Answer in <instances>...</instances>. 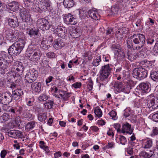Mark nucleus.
<instances>
[{"label":"nucleus","instance_id":"nucleus-1","mask_svg":"<svg viewBox=\"0 0 158 158\" xmlns=\"http://www.w3.org/2000/svg\"><path fill=\"white\" fill-rule=\"evenodd\" d=\"M5 36L8 40L13 42L18 40L8 49L10 55L15 56L19 55L24 47L26 42L24 40L19 38V33L18 30L8 29L4 32Z\"/></svg>","mask_w":158,"mask_h":158},{"label":"nucleus","instance_id":"nucleus-2","mask_svg":"<svg viewBox=\"0 0 158 158\" xmlns=\"http://www.w3.org/2000/svg\"><path fill=\"white\" fill-rule=\"evenodd\" d=\"M111 68L109 64L102 67L100 72V76L97 79V81L98 82L99 89L101 86L106 85L109 81V76L111 73Z\"/></svg>","mask_w":158,"mask_h":158},{"label":"nucleus","instance_id":"nucleus-3","mask_svg":"<svg viewBox=\"0 0 158 158\" xmlns=\"http://www.w3.org/2000/svg\"><path fill=\"white\" fill-rule=\"evenodd\" d=\"M142 34H134L128 37L126 41L127 48L129 49L135 50Z\"/></svg>","mask_w":158,"mask_h":158},{"label":"nucleus","instance_id":"nucleus-4","mask_svg":"<svg viewBox=\"0 0 158 158\" xmlns=\"http://www.w3.org/2000/svg\"><path fill=\"white\" fill-rule=\"evenodd\" d=\"M148 71L142 67L135 68L133 71V77L137 79H143L148 76Z\"/></svg>","mask_w":158,"mask_h":158},{"label":"nucleus","instance_id":"nucleus-5","mask_svg":"<svg viewBox=\"0 0 158 158\" xmlns=\"http://www.w3.org/2000/svg\"><path fill=\"white\" fill-rule=\"evenodd\" d=\"M6 21L8 25L11 28H16L19 26V23L17 16L13 13L9 12Z\"/></svg>","mask_w":158,"mask_h":158},{"label":"nucleus","instance_id":"nucleus-6","mask_svg":"<svg viewBox=\"0 0 158 158\" xmlns=\"http://www.w3.org/2000/svg\"><path fill=\"white\" fill-rule=\"evenodd\" d=\"M145 43V37L142 34L137 46H136V50L139 51V52L145 53L151 49V47H148L144 45Z\"/></svg>","mask_w":158,"mask_h":158},{"label":"nucleus","instance_id":"nucleus-7","mask_svg":"<svg viewBox=\"0 0 158 158\" xmlns=\"http://www.w3.org/2000/svg\"><path fill=\"white\" fill-rule=\"evenodd\" d=\"M29 57L31 61H37L39 60L42 56L40 49L37 47H33L29 53Z\"/></svg>","mask_w":158,"mask_h":158},{"label":"nucleus","instance_id":"nucleus-8","mask_svg":"<svg viewBox=\"0 0 158 158\" xmlns=\"http://www.w3.org/2000/svg\"><path fill=\"white\" fill-rule=\"evenodd\" d=\"M148 106L150 110H154L158 108V98L152 94L148 97Z\"/></svg>","mask_w":158,"mask_h":158},{"label":"nucleus","instance_id":"nucleus-9","mask_svg":"<svg viewBox=\"0 0 158 158\" xmlns=\"http://www.w3.org/2000/svg\"><path fill=\"white\" fill-rule=\"evenodd\" d=\"M12 69H14L11 70V72L15 73L16 77H19L21 75H22L24 71V67L21 62L19 61H16L15 62L13 65Z\"/></svg>","mask_w":158,"mask_h":158},{"label":"nucleus","instance_id":"nucleus-10","mask_svg":"<svg viewBox=\"0 0 158 158\" xmlns=\"http://www.w3.org/2000/svg\"><path fill=\"white\" fill-rule=\"evenodd\" d=\"M38 73L37 70L33 69H30L25 75V80L28 83H32L36 80L38 76Z\"/></svg>","mask_w":158,"mask_h":158},{"label":"nucleus","instance_id":"nucleus-11","mask_svg":"<svg viewBox=\"0 0 158 158\" xmlns=\"http://www.w3.org/2000/svg\"><path fill=\"white\" fill-rule=\"evenodd\" d=\"M20 16L22 21L26 23H30L32 21L30 15V13L25 8L21 9L20 11Z\"/></svg>","mask_w":158,"mask_h":158},{"label":"nucleus","instance_id":"nucleus-12","mask_svg":"<svg viewBox=\"0 0 158 158\" xmlns=\"http://www.w3.org/2000/svg\"><path fill=\"white\" fill-rule=\"evenodd\" d=\"M64 23L69 25H73L77 23V17L74 15H72L71 13L65 14L64 17Z\"/></svg>","mask_w":158,"mask_h":158},{"label":"nucleus","instance_id":"nucleus-13","mask_svg":"<svg viewBox=\"0 0 158 158\" xmlns=\"http://www.w3.org/2000/svg\"><path fill=\"white\" fill-rule=\"evenodd\" d=\"M11 94L9 92L2 94L0 93V102L3 104L7 105L12 100Z\"/></svg>","mask_w":158,"mask_h":158},{"label":"nucleus","instance_id":"nucleus-14","mask_svg":"<svg viewBox=\"0 0 158 158\" xmlns=\"http://www.w3.org/2000/svg\"><path fill=\"white\" fill-rule=\"evenodd\" d=\"M141 92L142 94H146L150 91V84L148 82L140 83L137 87Z\"/></svg>","mask_w":158,"mask_h":158},{"label":"nucleus","instance_id":"nucleus-15","mask_svg":"<svg viewBox=\"0 0 158 158\" xmlns=\"http://www.w3.org/2000/svg\"><path fill=\"white\" fill-rule=\"evenodd\" d=\"M11 60H6V59L3 60L0 65L1 73L2 74L9 73L10 70V62Z\"/></svg>","mask_w":158,"mask_h":158},{"label":"nucleus","instance_id":"nucleus-16","mask_svg":"<svg viewBox=\"0 0 158 158\" xmlns=\"http://www.w3.org/2000/svg\"><path fill=\"white\" fill-rule=\"evenodd\" d=\"M37 25L41 29L43 30H48L50 28L48 21L44 18L39 19L37 22Z\"/></svg>","mask_w":158,"mask_h":158},{"label":"nucleus","instance_id":"nucleus-17","mask_svg":"<svg viewBox=\"0 0 158 158\" xmlns=\"http://www.w3.org/2000/svg\"><path fill=\"white\" fill-rule=\"evenodd\" d=\"M8 135L15 138H22L23 137V132L18 130H11L7 132Z\"/></svg>","mask_w":158,"mask_h":158},{"label":"nucleus","instance_id":"nucleus-18","mask_svg":"<svg viewBox=\"0 0 158 158\" xmlns=\"http://www.w3.org/2000/svg\"><path fill=\"white\" fill-rule=\"evenodd\" d=\"M23 93L21 89H16L13 91L12 95V99H14L16 101H21L22 99Z\"/></svg>","mask_w":158,"mask_h":158},{"label":"nucleus","instance_id":"nucleus-19","mask_svg":"<svg viewBox=\"0 0 158 158\" xmlns=\"http://www.w3.org/2000/svg\"><path fill=\"white\" fill-rule=\"evenodd\" d=\"M133 130L131 129V125L127 122L122 124L121 133H126L131 135L133 132Z\"/></svg>","mask_w":158,"mask_h":158},{"label":"nucleus","instance_id":"nucleus-20","mask_svg":"<svg viewBox=\"0 0 158 158\" xmlns=\"http://www.w3.org/2000/svg\"><path fill=\"white\" fill-rule=\"evenodd\" d=\"M19 5L17 2L13 1L9 3L6 5V9L13 12L17 11L19 9Z\"/></svg>","mask_w":158,"mask_h":158},{"label":"nucleus","instance_id":"nucleus-21","mask_svg":"<svg viewBox=\"0 0 158 158\" xmlns=\"http://www.w3.org/2000/svg\"><path fill=\"white\" fill-rule=\"evenodd\" d=\"M31 88L34 93H39L41 90V83L39 82H34L31 83Z\"/></svg>","mask_w":158,"mask_h":158},{"label":"nucleus","instance_id":"nucleus-22","mask_svg":"<svg viewBox=\"0 0 158 158\" xmlns=\"http://www.w3.org/2000/svg\"><path fill=\"white\" fill-rule=\"evenodd\" d=\"M66 30L65 27L61 26L58 27L55 29V33L59 36L64 38L65 37Z\"/></svg>","mask_w":158,"mask_h":158},{"label":"nucleus","instance_id":"nucleus-23","mask_svg":"<svg viewBox=\"0 0 158 158\" xmlns=\"http://www.w3.org/2000/svg\"><path fill=\"white\" fill-rule=\"evenodd\" d=\"M113 86L118 92H124L125 86L122 82L118 81H115L114 83Z\"/></svg>","mask_w":158,"mask_h":158},{"label":"nucleus","instance_id":"nucleus-24","mask_svg":"<svg viewBox=\"0 0 158 158\" xmlns=\"http://www.w3.org/2000/svg\"><path fill=\"white\" fill-rule=\"evenodd\" d=\"M64 45L65 43L61 39H56L54 41L53 47L56 50L61 49Z\"/></svg>","mask_w":158,"mask_h":158},{"label":"nucleus","instance_id":"nucleus-25","mask_svg":"<svg viewBox=\"0 0 158 158\" xmlns=\"http://www.w3.org/2000/svg\"><path fill=\"white\" fill-rule=\"evenodd\" d=\"M88 15L91 19L97 20L100 19V16L98 11L95 8L89 10L88 11Z\"/></svg>","mask_w":158,"mask_h":158},{"label":"nucleus","instance_id":"nucleus-26","mask_svg":"<svg viewBox=\"0 0 158 158\" xmlns=\"http://www.w3.org/2000/svg\"><path fill=\"white\" fill-rule=\"evenodd\" d=\"M134 82L132 81L128 80L125 86L124 92L129 93L130 91V90L134 86Z\"/></svg>","mask_w":158,"mask_h":158},{"label":"nucleus","instance_id":"nucleus-27","mask_svg":"<svg viewBox=\"0 0 158 158\" xmlns=\"http://www.w3.org/2000/svg\"><path fill=\"white\" fill-rule=\"evenodd\" d=\"M39 33V31L37 28H28L27 33L31 37L35 36L37 35Z\"/></svg>","mask_w":158,"mask_h":158},{"label":"nucleus","instance_id":"nucleus-28","mask_svg":"<svg viewBox=\"0 0 158 158\" xmlns=\"http://www.w3.org/2000/svg\"><path fill=\"white\" fill-rule=\"evenodd\" d=\"M12 55L8 52V53L4 51H1L0 52V57L3 59H6V60H12L13 57Z\"/></svg>","mask_w":158,"mask_h":158},{"label":"nucleus","instance_id":"nucleus-29","mask_svg":"<svg viewBox=\"0 0 158 158\" xmlns=\"http://www.w3.org/2000/svg\"><path fill=\"white\" fill-rule=\"evenodd\" d=\"M58 93H60L59 96L64 101L67 100L68 98L70 97V93H66L65 91L59 89Z\"/></svg>","mask_w":158,"mask_h":158},{"label":"nucleus","instance_id":"nucleus-30","mask_svg":"<svg viewBox=\"0 0 158 158\" xmlns=\"http://www.w3.org/2000/svg\"><path fill=\"white\" fill-rule=\"evenodd\" d=\"M139 54L138 53L136 54H133L130 51H128L127 53V59L131 61H133L135 60L138 56Z\"/></svg>","mask_w":158,"mask_h":158},{"label":"nucleus","instance_id":"nucleus-31","mask_svg":"<svg viewBox=\"0 0 158 158\" xmlns=\"http://www.w3.org/2000/svg\"><path fill=\"white\" fill-rule=\"evenodd\" d=\"M154 153L152 150H150L147 152L142 151L141 152L140 155L144 158H150L152 156Z\"/></svg>","mask_w":158,"mask_h":158},{"label":"nucleus","instance_id":"nucleus-32","mask_svg":"<svg viewBox=\"0 0 158 158\" xmlns=\"http://www.w3.org/2000/svg\"><path fill=\"white\" fill-rule=\"evenodd\" d=\"M152 145V141L149 139L144 140L142 142V147L144 148H150Z\"/></svg>","mask_w":158,"mask_h":158},{"label":"nucleus","instance_id":"nucleus-33","mask_svg":"<svg viewBox=\"0 0 158 158\" xmlns=\"http://www.w3.org/2000/svg\"><path fill=\"white\" fill-rule=\"evenodd\" d=\"M38 120L40 122L45 123V120L47 118L46 113H39L37 115Z\"/></svg>","mask_w":158,"mask_h":158},{"label":"nucleus","instance_id":"nucleus-34","mask_svg":"<svg viewBox=\"0 0 158 158\" xmlns=\"http://www.w3.org/2000/svg\"><path fill=\"white\" fill-rule=\"evenodd\" d=\"M63 4L65 7L70 8L74 5L75 2L73 0H64Z\"/></svg>","mask_w":158,"mask_h":158},{"label":"nucleus","instance_id":"nucleus-35","mask_svg":"<svg viewBox=\"0 0 158 158\" xmlns=\"http://www.w3.org/2000/svg\"><path fill=\"white\" fill-rule=\"evenodd\" d=\"M71 36L73 38H77L80 36V32L77 31L76 29L73 28L70 32Z\"/></svg>","mask_w":158,"mask_h":158},{"label":"nucleus","instance_id":"nucleus-36","mask_svg":"<svg viewBox=\"0 0 158 158\" xmlns=\"http://www.w3.org/2000/svg\"><path fill=\"white\" fill-rule=\"evenodd\" d=\"M150 77L153 81H158V71H151Z\"/></svg>","mask_w":158,"mask_h":158},{"label":"nucleus","instance_id":"nucleus-37","mask_svg":"<svg viewBox=\"0 0 158 158\" xmlns=\"http://www.w3.org/2000/svg\"><path fill=\"white\" fill-rule=\"evenodd\" d=\"M36 122L33 121L27 123L25 127V129L27 131L32 129L35 126Z\"/></svg>","mask_w":158,"mask_h":158},{"label":"nucleus","instance_id":"nucleus-38","mask_svg":"<svg viewBox=\"0 0 158 158\" xmlns=\"http://www.w3.org/2000/svg\"><path fill=\"white\" fill-rule=\"evenodd\" d=\"M7 44L4 37L0 35V48H5L7 47Z\"/></svg>","mask_w":158,"mask_h":158},{"label":"nucleus","instance_id":"nucleus-39","mask_svg":"<svg viewBox=\"0 0 158 158\" xmlns=\"http://www.w3.org/2000/svg\"><path fill=\"white\" fill-rule=\"evenodd\" d=\"M54 104L53 100H48L44 104V108L47 109L52 108Z\"/></svg>","mask_w":158,"mask_h":158},{"label":"nucleus","instance_id":"nucleus-40","mask_svg":"<svg viewBox=\"0 0 158 158\" xmlns=\"http://www.w3.org/2000/svg\"><path fill=\"white\" fill-rule=\"evenodd\" d=\"M27 111V108L25 106H19L18 109H16V112L17 113L18 115L22 114V115L25 111Z\"/></svg>","mask_w":158,"mask_h":158},{"label":"nucleus","instance_id":"nucleus-41","mask_svg":"<svg viewBox=\"0 0 158 158\" xmlns=\"http://www.w3.org/2000/svg\"><path fill=\"white\" fill-rule=\"evenodd\" d=\"M10 118V115L8 113H4L0 117V120L1 121L2 120L4 122L8 121Z\"/></svg>","mask_w":158,"mask_h":158},{"label":"nucleus","instance_id":"nucleus-42","mask_svg":"<svg viewBox=\"0 0 158 158\" xmlns=\"http://www.w3.org/2000/svg\"><path fill=\"white\" fill-rule=\"evenodd\" d=\"M9 75H10V76H9V75H8V77H7V82H9L10 84L11 83L13 82V81H15V77H16L15 76V73H13L11 74V73H9ZM17 80L15 81H16Z\"/></svg>","mask_w":158,"mask_h":158},{"label":"nucleus","instance_id":"nucleus-43","mask_svg":"<svg viewBox=\"0 0 158 158\" xmlns=\"http://www.w3.org/2000/svg\"><path fill=\"white\" fill-rule=\"evenodd\" d=\"M101 61V56H97L93 61V65L94 66H97L99 64V62Z\"/></svg>","mask_w":158,"mask_h":158},{"label":"nucleus","instance_id":"nucleus-44","mask_svg":"<svg viewBox=\"0 0 158 158\" xmlns=\"http://www.w3.org/2000/svg\"><path fill=\"white\" fill-rule=\"evenodd\" d=\"M117 3L119 5V6H124L129 3V1L128 0H119Z\"/></svg>","mask_w":158,"mask_h":158},{"label":"nucleus","instance_id":"nucleus-45","mask_svg":"<svg viewBox=\"0 0 158 158\" xmlns=\"http://www.w3.org/2000/svg\"><path fill=\"white\" fill-rule=\"evenodd\" d=\"M80 17L81 19H85L88 15V12H86L85 10H81L79 11Z\"/></svg>","mask_w":158,"mask_h":158},{"label":"nucleus","instance_id":"nucleus-46","mask_svg":"<svg viewBox=\"0 0 158 158\" xmlns=\"http://www.w3.org/2000/svg\"><path fill=\"white\" fill-rule=\"evenodd\" d=\"M118 139L119 141L120 142V143L123 145L125 144L127 142V140L126 138L123 135H120L116 139Z\"/></svg>","mask_w":158,"mask_h":158},{"label":"nucleus","instance_id":"nucleus-47","mask_svg":"<svg viewBox=\"0 0 158 158\" xmlns=\"http://www.w3.org/2000/svg\"><path fill=\"white\" fill-rule=\"evenodd\" d=\"M96 115L98 118L101 117L102 115V111L99 108H96L94 110Z\"/></svg>","mask_w":158,"mask_h":158},{"label":"nucleus","instance_id":"nucleus-48","mask_svg":"<svg viewBox=\"0 0 158 158\" xmlns=\"http://www.w3.org/2000/svg\"><path fill=\"white\" fill-rule=\"evenodd\" d=\"M48 96L45 94H42L39 97L38 99L40 101H45L48 99Z\"/></svg>","mask_w":158,"mask_h":158},{"label":"nucleus","instance_id":"nucleus-49","mask_svg":"<svg viewBox=\"0 0 158 158\" xmlns=\"http://www.w3.org/2000/svg\"><path fill=\"white\" fill-rule=\"evenodd\" d=\"M111 48L112 50L114 51V53H115V52H118V50H120L121 47L118 44H113L112 45Z\"/></svg>","mask_w":158,"mask_h":158},{"label":"nucleus","instance_id":"nucleus-50","mask_svg":"<svg viewBox=\"0 0 158 158\" xmlns=\"http://www.w3.org/2000/svg\"><path fill=\"white\" fill-rule=\"evenodd\" d=\"M115 146V143L113 142H109L104 147L105 149H112Z\"/></svg>","mask_w":158,"mask_h":158},{"label":"nucleus","instance_id":"nucleus-51","mask_svg":"<svg viewBox=\"0 0 158 158\" xmlns=\"http://www.w3.org/2000/svg\"><path fill=\"white\" fill-rule=\"evenodd\" d=\"M115 37L118 40H122L123 39L124 36L122 33L120 32V30L118 29L115 34Z\"/></svg>","mask_w":158,"mask_h":158},{"label":"nucleus","instance_id":"nucleus-52","mask_svg":"<svg viewBox=\"0 0 158 158\" xmlns=\"http://www.w3.org/2000/svg\"><path fill=\"white\" fill-rule=\"evenodd\" d=\"M142 100H136L134 102V106L135 108H138L142 106L141 103Z\"/></svg>","mask_w":158,"mask_h":158},{"label":"nucleus","instance_id":"nucleus-53","mask_svg":"<svg viewBox=\"0 0 158 158\" xmlns=\"http://www.w3.org/2000/svg\"><path fill=\"white\" fill-rule=\"evenodd\" d=\"M22 115L24 118H26L28 120H30L31 116V114L29 113V111L27 109V111L23 113Z\"/></svg>","mask_w":158,"mask_h":158},{"label":"nucleus","instance_id":"nucleus-54","mask_svg":"<svg viewBox=\"0 0 158 158\" xmlns=\"http://www.w3.org/2000/svg\"><path fill=\"white\" fill-rule=\"evenodd\" d=\"M109 115L111 117H112L113 119L115 120L117 119V117H116L117 113L114 110H112L109 113Z\"/></svg>","mask_w":158,"mask_h":158},{"label":"nucleus","instance_id":"nucleus-55","mask_svg":"<svg viewBox=\"0 0 158 158\" xmlns=\"http://www.w3.org/2000/svg\"><path fill=\"white\" fill-rule=\"evenodd\" d=\"M88 80L89 83L88 84V88L89 91H90L92 90L93 88V82L91 78H89Z\"/></svg>","mask_w":158,"mask_h":158},{"label":"nucleus","instance_id":"nucleus-56","mask_svg":"<svg viewBox=\"0 0 158 158\" xmlns=\"http://www.w3.org/2000/svg\"><path fill=\"white\" fill-rule=\"evenodd\" d=\"M86 30L88 32H91L93 30L94 26L92 23H90L86 26Z\"/></svg>","mask_w":158,"mask_h":158},{"label":"nucleus","instance_id":"nucleus-57","mask_svg":"<svg viewBox=\"0 0 158 158\" xmlns=\"http://www.w3.org/2000/svg\"><path fill=\"white\" fill-rule=\"evenodd\" d=\"M46 55L48 58L50 59H53L55 58L56 54L53 52H49L46 53Z\"/></svg>","mask_w":158,"mask_h":158},{"label":"nucleus","instance_id":"nucleus-58","mask_svg":"<svg viewBox=\"0 0 158 158\" xmlns=\"http://www.w3.org/2000/svg\"><path fill=\"white\" fill-rule=\"evenodd\" d=\"M118 52H115V55L118 56H121L122 58H124L125 57V55L123 52L121 51V48L120 50H118Z\"/></svg>","mask_w":158,"mask_h":158},{"label":"nucleus","instance_id":"nucleus-59","mask_svg":"<svg viewBox=\"0 0 158 158\" xmlns=\"http://www.w3.org/2000/svg\"><path fill=\"white\" fill-rule=\"evenodd\" d=\"M39 144L40 148L43 150L48 148V146L46 145V143L43 141H40Z\"/></svg>","mask_w":158,"mask_h":158},{"label":"nucleus","instance_id":"nucleus-60","mask_svg":"<svg viewBox=\"0 0 158 158\" xmlns=\"http://www.w3.org/2000/svg\"><path fill=\"white\" fill-rule=\"evenodd\" d=\"M114 127L115 129L117 130L118 132L121 133V129H120L121 125L120 124L118 123L114 124Z\"/></svg>","mask_w":158,"mask_h":158},{"label":"nucleus","instance_id":"nucleus-61","mask_svg":"<svg viewBox=\"0 0 158 158\" xmlns=\"http://www.w3.org/2000/svg\"><path fill=\"white\" fill-rule=\"evenodd\" d=\"M111 10L113 14H117L119 11V8L118 7L112 6L111 9Z\"/></svg>","mask_w":158,"mask_h":158},{"label":"nucleus","instance_id":"nucleus-62","mask_svg":"<svg viewBox=\"0 0 158 158\" xmlns=\"http://www.w3.org/2000/svg\"><path fill=\"white\" fill-rule=\"evenodd\" d=\"M155 41L154 39L152 37L148 38L146 40L147 44L150 45H152Z\"/></svg>","mask_w":158,"mask_h":158},{"label":"nucleus","instance_id":"nucleus-63","mask_svg":"<svg viewBox=\"0 0 158 158\" xmlns=\"http://www.w3.org/2000/svg\"><path fill=\"white\" fill-rule=\"evenodd\" d=\"M120 31V32L122 33L123 35L124 36L128 32V28L126 27H122V28L119 29Z\"/></svg>","mask_w":158,"mask_h":158},{"label":"nucleus","instance_id":"nucleus-64","mask_svg":"<svg viewBox=\"0 0 158 158\" xmlns=\"http://www.w3.org/2000/svg\"><path fill=\"white\" fill-rule=\"evenodd\" d=\"M118 101L121 102L123 101L125 99L124 96L123 94H119L116 98Z\"/></svg>","mask_w":158,"mask_h":158}]
</instances>
